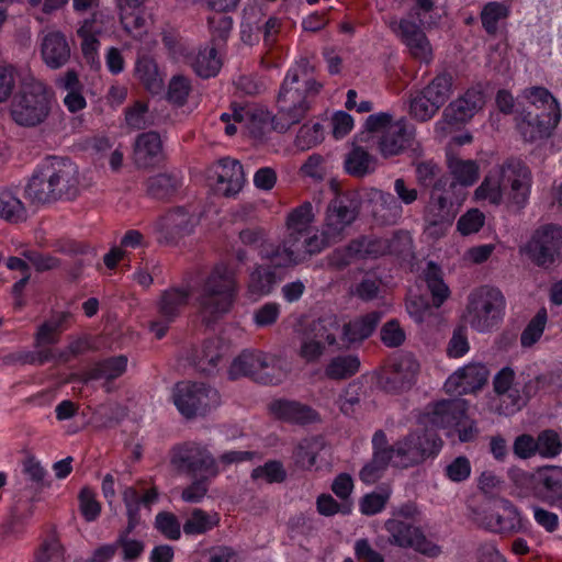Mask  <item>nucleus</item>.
<instances>
[{
    "label": "nucleus",
    "instance_id": "nucleus-7",
    "mask_svg": "<svg viewBox=\"0 0 562 562\" xmlns=\"http://www.w3.org/2000/svg\"><path fill=\"white\" fill-rule=\"evenodd\" d=\"M505 307L503 293L497 288L484 285L469 294L464 321L479 333H490L502 323Z\"/></svg>",
    "mask_w": 562,
    "mask_h": 562
},
{
    "label": "nucleus",
    "instance_id": "nucleus-40",
    "mask_svg": "<svg viewBox=\"0 0 562 562\" xmlns=\"http://www.w3.org/2000/svg\"><path fill=\"white\" fill-rule=\"evenodd\" d=\"M68 317V313H59L41 324L34 336V347L42 348L57 344L60 339L63 325Z\"/></svg>",
    "mask_w": 562,
    "mask_h": 562
},
{
    "label": "nucleus",
    "instance_id": "nucleus-54",
    "mask_svg": "<svg viewBox=\"0 0 562 562\" xmlns=\"http://www.w3.org/2000/svg\"><path fill=\"white\" fill-rule=\"evenodd\" d=\"M508 15V9L506 5L493 1L484 5L481 12V21L484 30L495 35L498 30V22Z\"/></svg>",
    "mask_w": 562,
    "mask_h": 562
},
{
    "label": "nucleus",
    "instance_id": "nucleus-46",
    "mask_svg": "<svg viewBox=\"0 0 562 562\" xmlns=\"http://www.w3.org/2000/svg\"><path fill=\"white\" fill-rule=\"evenodd\" d=\"M191 67L201 78L215 76L221 68L215 47H206L191 58Z\"/></svg>",
    "mask_w": 562,
    "mask_h": 562
},
{
    "label": "nucleus",
    "instance_id": "nucleus-36",
    "mask_svg": "<svg viewBox=\"0 0 562 562\" xmlns=\"http://www.w3.org/2000/svg\"><path fill=\"white\" fill-rule=\"evenodd\" d=\"M326 344L318 337L313 330V327H308L302 333L300 337V346L297 348V356L307 364H314L319 362L322 357L325 355Z\"/></svg>",
    "mask_w": 562,
    "mask_h": 562
},
{
    "label": "nucleus",
    "instance_id": "nucleus-1",
    "mask_svg": "<svg viewBox=\"0 0 562 562\" xmlns=\"http://www.w3.org/2000/svg\"><path fill=\"white\" fill-rule=\"evenodd\" d=\"M313 71L314 67L305 58L288 71L277 98L278 112L271 122L274 131L288 132L310 112L315 97L323 88L312 77Z\"/></svg>",
    "mask_w": 562,
    "mask_h": 562
},
{
    "label": "nucleus",
    "instance_id": "nucleus-10",
    "mask_svg": "<svg viewBox=\"0 0 562 562\" xmlns=\"http://www.w3.org/2000/svg\"><path fill=\"white\" fill-rule=\"evenodd\" d=\"M394 445L395 467L407 469L436 456L442 447V440L432 431L415 430L398 439Z\"/></svg>",
    "mask_w": 562,
    "mask_h": 562
},
{
    "label": "nucleus",
    "instance_id": "nucleus-29",
    "mask_svg": "<svg viewBox=\"0 0 562 562\" xmlns=\"http://www.w3.org/2000/svg\"><path fill=\"white\" fill-rule=\"evenodd\" d=\"M467 413L465 402L462 400H443L436 403L428 412L429 422L436 427H450L459 425Z\"/></svg>",
    "mask_w": 562,
    "mask_h": 562
},
{
    "label": "nucleus",
    "instance_id": "nucleus-50",
    "mask_svg": "<svg viewBox=\"0 0 562 562\" xmlns=\"http://www.w3.org/2000/svg\"><path fill=\"white\" fill-rule=\"evenodd\" d=\"M439 106L424 90L418 91L409 99V114L419 122L430 120L439 111Z\"/></svg>",
    "mask_w": 562,
    "mask_h": 562
},
{
    "label": "nucleus",
    "instance_id": "nucleus-9",
    "mask_svg": "<svg viewBox=\"0 0 562 562\" xmlns=\"http://www.w3.org/2000/svg\"><path fill=\"white\" fill-rule=\"evenodd\" d=\"M170 467L180 474L216 476L218 468L209 449L195 441L175 445L169 451Z\"/></svg>",
    "mask_w": 562,
    "mask_h": 562
},
{
    "label": "nucleus",
    "instance_id": "nucleus-17",
    "mask_svg": "<svg viewBox=\"0 0 562 562\" xmlns=\"http://www.w3.org/2000/svg\"><path fill=\"white\" fill-rule=\"evenodd\" d=\"M415 142V127L405 119H401L389 126L374 142L378 150L384 158L398 156L413 146Z\"/></svg>",
    "mask_w": 562,
    "mask_h": 562
},
{
    "label": "nucleus",
    "instance_id": "nucleus-43",
    "mask_svg": "<svg viewBox=\"0 0 562 562\" xmlns=\"http://www.w3.org/2000/svg\"><path fill=\"white\" fill-rule=\"evenodd\" d=\"M178 177L171 173H158L147 179V194L157 200H166L173 195L180 188Z\"/></svg>",
    "mask_w": 562,
    "mask_h": 562
},
{
    "label": "nucleus",
    "instance_id": "nucleus-39",
    "mask_svg": "<svg viewBox=\"0 0 562 562\" xmlns=\"http://www.w3.org/2000/svg\"><path fill=\"white\" fill-rule=\"evenodd\" d=\"M360 360L356 355H340L331 358L324 369L327 379L334 381L347 380L358 373Z\"/></svg>",
    "mask_w": 562,
    "mask_h": 562
},
{
    "label": "nucleus",
    "instance_id": "nucleus-28",
    "mask_svg": "<svg viewBox=\"0 0 562 562\" xmlns=\"http://www.w3.org/2000/svg\"><path fill=\"white\" fill-rule=\"evenodd\" d=\"M382 313L372 311L353 319L345 318L344 345L348 349L353 344L369 338L381 322Z\"/></svg>",
    "mask_w": 562,
    "mask_h": 562
},
{
    "label": "nucleus",
    "instance_id": "nucleus-61",
    "mask_svg": "<svg viewBox=\"0 0 562 562\" xmlns=\"http://www.w3.org/2000/svg\"><path fill=\"white\" fill-rule=\"evenodd\" d=\"M155 527L166 538L178 540L181 536V527L175 514L169 512H160L155 518Z\"/></svg>",
    "mask_w": 562,
    "mask_h": 562
},
{
    "label": "nucleus",
    "instance_id": "nucleus-51",
    "mask_svg": "<svg viewBox=\"0 0 562 562\" xmlns=\"http://www.w3.org/2000/svg\"><path fill=\"white\" fill-rule=\"evenodd\" d=\"M537 453L542 458H555L562 451L560 435L553 429L540 431L536 438Z\"/></svg>",
    "mask_w": 562,
    "mask_h": 562
},
{
    "label": "nucleus",
    "instance_id": "nucleus-62",
    "mask_svg": "<svg viewBox=\"0 0 562 562\" xmlns=\"http://www.w3.org/2000/svg\"><path fill=\"white\" fill-rule=\"evenodd\" d=\"M64 548L55 537L46 539L35 553L34 562H64Z\"/></svg>",
    "mask_w": 562,
    "mask_h": 562
},
{
    "label": "nucleus",
    "instance_id": "nucleus-56",
    "mask_svg": "<svg viewBox=\"0 0 562 562\" xmlns=\"http://www.w3.org/2000/svg\"><path fill=\"white\" fill-rule=\"evenodd\" d=\"M324 139V127L321 123L303 124L295 137V146L301 150H307Z\"/></svg>",
    "mask_w": 562,
    "mask_h": 562
},
{
    "label": "nucleus",
    "instance_id": "nucleus-22",
    "mask_svg": "<svg viewBox=\"0 0 562 562\" xmlns=\"http://www.w3.org/2000/svg\"><path fill=\"white\" fill-rule=\"evenodd\" d=\"M162 158V142L157 132H145L136 137L133 148V160L137 168L148 169L155 167Z\"/></svg>",
    "mask_w": 562,
    "mask_h": 562
},
{
    "label": "nucleus",
    "instance_id": "nucleus-2",
    "mask_svg": "<svg viewBox=\"0 0 562 562\" xmlns=\"http://www.w3.org/2000/svg\"><path fill=\"white\" fill-rule=\"evenodd\" d=\"M532 184L529 167L518 158H508L498 166L475 190V196L499 205L506 196L507 207L520 212L528 203Z\"/></svg>",
    "mask_w": 562,
    "mask_h": 562
},
{
    "label": "nucleus",
    "instance_id": "nucleus-49",
    "mask_svg": "<svg viewBox=\"0 0 562 562\" xmlns=\"http://www.w3.org/2000/svg\"><path fill=\"white\" fill-rule=\"evenodd\" d=\"M136 72L139 80L150 92H158L162 87V79L158 72L157 64L149 57L137 60Z\"/></svg>",
    "mask_w": 562,
    "mask_h": 562
},
{
    "label": "nucleus",
    "instance_id": "nucleus-42",
    "mask_svg": "<svg viewBox=\"0 0 562 562\" xmlns=\"http://www.w3.org/2000/svg\"><path fill=\"white\" fill-rule=\"evenodd\" d=\"M424 278L431 293L432 305L440 307L450 294L448 285L443 282L440 267L434 261H429L424 271Z\"/></svg>",
    "mask_w": 562,
    "mask_h": 562
},
{
    "label": "nucleus",
    "instance_id": "nucleus-55",
    "mask_svg": "<svg viewBox=\"0 0 562 562\" xmlns=\"http://www.w3.org/2000/svg\"><path fill=\"white\" fill-rule=\"evenodd\" d=\"M315 214L311 202H304L286 216V226L289 231H310L314 222Z\"/></svg>",
    "mask_w": 562,
    "mask_h": 562
},
{
    "label": "nucleus",
    "instance_id": "nucleus-19",
    "mask_svg": "<svg viewBox=\"0 0 562 562\" xmlns=\"http://www.w3.org/2000/svg\"><path fill=\"white\" fill-rule=\"evenodd\" d=\"M488 373V369L484 364L469 363L448 378L445 390L456 395L476 392L486 384Z\"/></svg>",
    "mask_w": 562,
    "mask_h": 562
},
{
    "label": "nucleus",
    "instance_id": "nucleus-23",
    "mask_svg": "<svg viewBox=\"0 0 562 562\" xmlns=\"http://www.w3.org/2000/svg\"><path fill=\"white\" fill-rule=\"evenodd\" d=\"M245 175L237 159L225 157L218 160L216 170V190L225 196L237 194L244 187Z\"/></svg>",
    "mask_w": 562,
    "mask_h": 562
},
{
    "label": "nucleus",
    "instance_id": "nucleus-57",
    "mask_svg": "<svg viewBox=\"0 0 562 562\" xmlns=\"http://www.w3.org/2000/svg\"><path fill=\"white\" fill-rule=\"evenodd\" d=\"M216 524L217 519L196 508L183 524V531L186 535H200L212 529Z\"/></svg>",
    "mask_w": 562,
    "mask_h": 562
},
{
    "label": "nucleus",
    "instance_id": "nucleus-47",
    "mask_svg": "<svg viewBox=\"0 0 562 562\" xmlns=\"http://www.w3.org/2000/svg\"><path fill=\"white\" fill-rule=\"evenodd\" d=\"M276 283V272L270 267L257 265L249 276L248 291L255 295H265L271 292Z\"/></svg>",
    "mask_w": 562,
    "mask_h": 562
},
{
    "label": "nucleus",
    "instance_id": "nucleus-45",
    "mask_svg": "<svg viewBox=\"0 0 562 562\" xmlns=\"http://www.w3.org/2000/svg\"><path fill=\"white\" fill-rule=\"evenodd\" d=\"M412 5L403 20H411L413 23L425 29H431L437 24V13L432 0H412Z\"/></svg>",
    "mask_w": 562,
    "mask_h": 562
},
{
    "label": "nucleus",
    "instance_id": "nucleus-18",
    "mask_svg": "<svg viewBox=\"0 0 562 562\" xmlns=\"http://www.w3.org/2000/svg\"><path fill=\"white\" fill-rule=\"evenodd\" d=\"M419 371V363L411 353L395 359L390 370L382 378L383 389L390 393H398L412 387Z\"/></svg>",
    "mask_w": 562,
    "mask_h": 562
},
{
    "label": "nucleus",
    "instance_id": "nucleus-11",
    "mask_svg": "<svg viewBox=\"0 0 562 562\" xmlns=\"http://www.w3.org/2000/svg\"><path fill=\"white\" fill-rule=\"evenodd\" d=\"M524 251L538 267H551L562 258V227L557 224L540 226L532 233Z\"/></svg>",
    "mask_w": 562,
    "mask_h": 562
},
{
    "label": "nucleus",
    "instance_id": "nucleus-5",
    "mask_svg": "<svg viewBox=\"0 0 562 562\" xmlns=\"http://www.w3.org/2000/svg\"><path fill=\"white\" fill-rule=\"evenodd\" d=\"M530 104L517 114V128L527 142H533L548 134L550 127L558 125L560 109L557 99L544 87H530L522 91Z\"/></svg>",
    "mask_w": 562,
    "mask_h": 562
},
{
    "label": "nucleus",
    "instance_id": "nucleus-13",
    "mask_svg": "<svg viewBox=\"0 0 562 562\" xmlns=\"http://www.w3.org/2000/svg\"><path fill=\"white\" fill-rule=\"evenodd\" d=\"M454 190L456 183L451 181L450 176L442 175L436 181L424 212L428 227L445 228L451 225L456 216L451 200Z\"/></svg>",
    "mask_w": 562,
    "mask_h": 562
},
{
    "label": "nucleus",
    "instance_id": "nucleus-4",
    "mask_svg": "<svg viewBox=\"0 0 562 562\" xmlns=\"http://www.w3.org/2000/svg\"><path fill=\"white\" fill-rule=\"evenodd\" d=\"M238 293L236 270L220 262L207 273L196 296L202 324L215 325L231 312Z\"/></svg>",
    "mask_w": 562,
    "mask_h": 562
},
{
    "label": "nucleus",
    "instance_id": "nucleus-38",
    "mask_svg": "<svg viewBox=\"0 0 562 562\" xmlns=\"http://www.w3.org/2000/svg\"><path fill=\"white\" fill-rule=\"evenodd\" d=\"M258 255L261 260L269 263L270 268H289L296 266L284 239L282 243L268 240L267 243L260 244Z\"/></svg>",
    "mask_w": 562,
    "mask_h": 562
},
{
    "label": "nucleus",
    "instance_id": "nucleus-25",
    "mask_svg": "<svg viewBox=\"0 0 562 562\" xmlns=\"http://www.w3.org/2000/svg\"><path fill=\"white\" fill-rule=\"evenodd\" d=\"M386 238L361 236L351 240L345 248L340 266H347L352 259H376L387 255Z\"/></svg>",
    "mask_w": 562,
    "mask_h": 562
},
{
    "label": "nucleus",
    "instance_id": "nucleus-31",
    "mask_svg": "<svg viewBox=\"0 0 562 562\" xmlns=\"http://www.w3.org/2000/svg\"><path fill=\"white\" fill-rule=\"evenodd\" d=\"M310 325L326 345L336 347V349H346L344 345L345 317L328 314L313 321Z\"/></svg>",
    "mask_w": 562,
    "mask_h": 562
},
{
    "label": "nucleus",
    "instance_id": "nucleus-59",
    "mask_svg": "<svg viewBox=\"0 0 562 562\" xmlns=\"http://www.w3.org/2000/svg\"><path fill=\"white\" fill-rule=\"evenodd\" d=\"M308 231H289L284 241L296 265L306 260Z\"/></svg>",
    "mask_w": 562,
    "mask_h": 562
},
{
    "label": "nucleus",
    "instance_id": "nucleus-35",
    "mask_svg": "<svg viewBox=\"0 0 562 562\" xmlns=\"http://www.w3.org/2000/svg\"><path fill=\"white\" fill-rule=\"evenodd\" d=\"M378 159L361 146H355L345 157V170L356 178H363L376 169Z\"/></svg>",
    "mask_w": 562,
    "mask_h": 562
},
{
    "label": "nucleus",
    "instance_id": "nucleus-26",
    "mask_svg": "<svg viewBox=\"0 0 562 562\" xmlns=\"http://www.w3.org/2000/svg\"><path fill=\"white\" fill-rule=\"evenodd\" d=\"M41 53L45 64L52 69L65 66L71 56L70 46L66 36L58 31L44 36Z\"/></svg>",
    "mask_w": 562,
    "mask_h": 562
},
{
    "label": "nucleus",
    "instance_id": "nucleus-16",
    "mask_svg": "<svg viewBox=\"0 0 562 562\" xmlns=\"http://www.w3.org/2000/svg\"><path fill=\"white\" fill-rule=\"evenodd\" d=\"M390 29L408 48L409 54L419 61L429 63L432 58V48L425 31L427 29L411 22V20H392Z\"/></svg>",
    "mask_w": 562,
    "mask_h": 562
},
{
    "label": "nucleus",
    "instance_id": "nucleus-63",
    "mask_svg": "<svg viewBox=\"0 0 562 562\" xmlns=\"http://www.w3.org/2000/svg\"><path fill=\"white\" fill-rule=\"evenodd\" d=\"M254 480L263 477L268 483H280L286 477V472L280 461H268L251 472Z\"/></svg>",
    "mask_w": 562,
    "mask_h": 562
},
{
    "label": "nucleus",
    "instance_id": "nucleus-30",
    "mask_svg": "<svg viewBox=\"0 0 562 562\" xmlns=\"http://www.w3.org/2000/svg\"><path fill=\"white\" fill-rule=\"evenodd\" d=\"M538 473L541 499L551 506L562 508V468L546 467Z\"/></svg>",
    "mask_w": 562,
    "mask_h": 562
},
{
    "label": "nucleus",
    "instance_id": "nucleus-64",
    "mask_svg": "<svg viewBox=\"0 0 562 562\" xmlns=\"http://www.w3.org/2000/svg\"><path fill=\"white\" fill-rule=\"evenodd\" d=\"M191 90L190 81L184 76H173L168 87V100L177 105H183Z\"/></svg>",
    "mask_w": 562,
    "mask_h": 562
},
{
    "label": "nucleus",
    "instance_id": "nucleus-6",
    "mask_svg": "<svg viewBox=\"0 0 562 562\" xmlns=\"http://www.w3.org/2000/svg\"><path fill=\"white\" fill-rule=\"evenodd\" d=\"M53 106V93L48 87L34 77L22 80L10 104V115L22 127H35L49 116Z\"/></svg>",
    "mask_w": 562,
    "mask_h": 562
},
{
    "label": "nucleus",
    "instance_id": "nucleus-12",
    "mask_svg": "<svg viewBox=\"0 0 562 562\" xmlns=\"http://www.w3.org/2000/svg\"><path fill=\"white\" fill-rule=\"evenodd\" d=\"M384 528L389 533L387 542L392 546L413 549L428 558H437L441 553V548L429 540L419 527L390 518L384 522Z\"/></svg>",
    "mask_w": 562,
    "mask_h": 562
},
{
    "label": "nucleus",
    "instance_id": "nucleus-60",
    "mask_svg": "<svg viewBox=\"0 0 562 562\" xmlns=\"http://www.w3.org/2000/svg\"><path fill=\"white\" fill-rule=\"evenodd\" d=\"M323 446L322 439L304 440L295 449V461L302 468L310 469L316 462L317 450Z\"/></svg>",
    "mask_w": 562,
    "mask_h": 562
},
{
    "label": "nucleus",
    "instance_id": "nucleus-14",
    "mask_svg": "<svg viewBox=\"0 0 562 562\" xmlns=\"http://www.w3.org/2000/svg\"><path fill=\"white\" fill-rule=\"evenodd\" d=\"M360 213V202L352 194H339L335 196L326 207L323 227L329 237L340 241L345 237L346 229L352 225Z\"/></svg>",
    "mask_w": 562,
    "mask_h": 562
},
{
    "label": "nucleus",
    "instance_id": "nucleus-20",
    "mask_svg": "<svg viewBox=\"0 0 562 562\" xmlns=\"http://www.w3.org/2000/svg\"><path fill=\"white\" fill-rule=\"evenodd\" d=\"M196 223L194 215L189 214L184 207L178 206L159 217L155 227L167 241H173L190 235Z\"/></svg>",
    "mask_w": 562,
    "mask_h": 562
},
{
    "label": "nucleus",
    "instance_id": "nucleus-48",
    "mask_svg": "<svg viewBox=\"0 0 562 562\" xmlns=\"http://www.w3.org/2000/svg\"><path fill=\"white\" fill-rule=\"evenodd\" d=\"M452 80L451 74L440 72L423 89L424 93L442 106L451 95Z\"/></svg>",
    "mask_w": 562,
    "mask_h": 562
},
{
    "label": "nucleus",
    "instance_id": "nucleus-58",
    "mask_svg": "<svg viewBox=\"0 0 562 562\" xmlns=\"http://www.w3.org/2000/svg\"><path fill=\"white\" fill-rule=\"evenodd\" d=\"M207 24L212 34V41L220 44L228 38L233 27V19L223 12L216 11L209 16Z\"/></svg>",
    "mask_w": 562,
    "mask_h": 562
},
{
    "label": "nucleus",
    "instance_id": "nucleus-52",
    "mask_svg": "<svg viewBox=\"0 0 562 562\" xmlns=\"http://www.w3.org/2000/svg\"><path fill=\"white\" fill-rule=\"evenodd\" d=\"M389 249L387 255L395 256L402 260L414 258L413 237L408 232H396L391 238H386Z\"/></svg>",
    "mask_w": 562,
    "mask_h": 562
},
{
    "label": "nucleus",
    "instance_id": "nucleus-37",
    "mask_svg": "<svg viewBox=\"0 0 562 562\" xmlns=\"http://www.w3.org/2000/svg\"><path fill=\"white\" fill-rule=\"evenodd\" d=\"M450 175L453 177L451 181L461 187L472 186L479 178V166L475 160L461 159L449 155L447 158Z\"/></svg>",
    "mask_w": 562,
    "mask_h": 562
},
{
    "label": "nucleus",
    "instance_id": "nucleus-53",
    "mask_svg": "<svg viewBox=\"0 0 562 562\" xmlns=\"http://www.w3.org/2000/svg\"><path fill=\"white\" fill-rule=\"evenodd\" d=\"M548 321L547 310L540 308L520 335L522 347L533 346L542 336Z\"/></svg>",
    "mask_w": 562,
    "mask_h": 562
},
{
    "label": "nucleus",
    "instance_id": "nucleus-33",
    "mask_svg": "<svg viewBox=\"0 0 562 562\" xmlns=\"http://www.w3.org/2000/svg\"><path fill=\"white\" fill-rule=\"evenodd\" d=\"M127 367V358L123 355L111 357L94 363L82 375L85 383L92 380H105L106 384L121 376Z\"/></svg>",
    "mask_w": 562,
    "mask_h": 562
},
{
    "label": "nucleus",
    "instance_id": "nucleus-8",
    "mask_svg": "<svg viewBox=\"0 0 562 562\" xmlns=\"http://www.w3.org/2000/svg\"><path fill=\"white\" fill-rule=\"evenodd\" d=\"M172 398L178 411L188 419L204 416L221 403L217 390L205 383L189 381L176 384Z\"/></svg>",
    "mask_w": 562,
    "mask_h": 562
},
{
    "label": "nucleus",
    "instance_id": "nucleus-3",
    "mask_svg": "<svg viewBox=\"0 0 562 562\" xmlns=\"http://www.w3.org/2000/svg\"><path fill=\"white\" fill-rule=\"evenodd\" d=\"M26 192L40 204L58 200H74L80 192L77 166L67 158L53 157L31 178Z\"/></svg>",
    "mask_w": 562,
    "mask_h": 562
},
{
    "label": "nucleus",
    "instance_id": "nucleus-15",
    "mask_svg": "<svg viewBox=\"0 0 562 562\" xmlns=\"http://www.w3.org/2000/svg\"><path fill=\"white\" fill-rule=\"evenodd\" d=\"M190 292L184 289L171 288L164 291L157 302L158 317L149 322V330L157 339L167 334L171 323L180 315L188 304Z\"/></svg>",
    "mask_w": 562,
    "mask_h": 562
},
{
    "label": "nucleus",
    "instance_id": "nucleus-32",
    "mask_svg": "<svg viewBox=\"0 0 562 562\" xmlns=\"http://www.w3.org/2000/svg\"><path fill=\"white\" fill-rule=\"evenodd\" d=\"M270 411L278 418L295 424H307L318 417L312 407L292 401H276L271 403Z\"/></svg>",
    "mask_w": 562,
    "mask_h": 562
},
{
    "label": "nucleus",
    "instance_id": "nucleus-34",
    "mask_svg": "<svg viewBox=\"0 0 562 562\" xmlns=\"http://www.w3.org/2000/svg\"><path fill=\"white\" fill-rule=\"evenodd\" d=\"M266 366V353L260 351H244L231 364L228 374L235 380L239 376H249L257 380V374Z\"/></svg>",
    "mask_w": 562,
    "mask_h": 562
},
{
    "label": "nucleus",
    "instance_id": "nucleus-27",
    "mask_svg": "<svg viewBox=\"0 0 562 562\" xmlns=\"http://www.w3.org/2000/svg\"><path fill=\"white\" fill-rule=\"evenodd\" d=\"M484 524L488 530L501 533L517 532L522 527L517 508L507 499H502L499 508L484 517Z\"/></svg>",
    "mask_w": 562,
    "mask_h": 562
},
{
    "label": "nucleus",
    "instance_id": "nucleus-21",
    "mask_svg": "<svg viewBox=\"0 0 562 562\" xmlns=\"http://www.w3.org/2000/svg\"><path fill=\"white\" fill-rule=\"evenodd\" d=\"M260 10L256 8H250L245 11L241 23V38L246 43H251V33L256 31L257 33H262L266 46H272L278 40L282 21L277 16H269L262 24H260Z\"/></svg>",
    "mask_w": 562,
    "mask_h": 562
},
{
    "label": "nucleus",
    "instance_id": "nucleus-41",
    "mask_svg": "<svg viewBox=\"0 0 562 562\" xmlns=\"http://www.w3.org/2000/svg\"><path fill=\"white\" fill-rule=\"evenodd\" d=\"M222 350L218 340H205L193 358L196 370L205 374H213L216 371L218 361L222 359Z\"/></svg>",
    "mask_w": 562,
    "mask_h": 562
},
{
    "label": "nucleus",
    "instance_id": "nucleus-44",
    "mask_svg": "<svg viewBox=\"0 0 562 562\" xmlns=\"http://www.w3.org/2000/svg\"><path fill=\"white\" fill-rule=\"evenodd\" d=\"M0 218L11 224L27 220V210L24 203L11 191L0 192Z\"/></svg>",
    "mask_w": 562,
    "mask_h": 562
},
{
    "label": "nucleus",
    "instance_id": "nucleus-24",
    "mask_svg": "<svg viewBox=\"0 0 562 562\" xmlns=\"http://www.w3.org/2000/svg\"><path fill=\"white\" fill-rule=\"evenodd\" d=\"M483 105V93L470 89L443 110V117L449 124L463 123L470 120Z\"/></svg>",
    "mask_w": 562,
    "mask_h": 562
}]
</instances>
